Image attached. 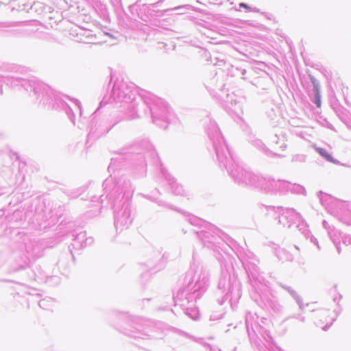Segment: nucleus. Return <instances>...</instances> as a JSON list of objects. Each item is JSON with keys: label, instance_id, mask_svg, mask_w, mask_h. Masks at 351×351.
I'll return each instance as SVG.
<instances>
[{"label": "nucleus", "instance_id": "f257e3e1", "mask_svg": "<svg viewBox=\"0 0 351 351\" xmlns=\"http://www.w3.org/2000/svg\"><path fill=\"white\" fill-rule=\"evenodd\" d=\"M315 150L324 158H326V160L328 162H332V163H337V161L334 159L328 152L321 147H315Z\"/></svg>", "mask_w": 351, "mask_h": 351}, {"label": "nucleus", "instance_id": "f03ea898", "mask_svg": "<svg viewBox=\"0 0 351 351\" xmlns=\"http://www.w3.org/2000/svg\"><path fill=\"white\" fill-rule=\"evenodd\" d=\"M315 104L318 108H320L321 106V101H320V97L319 95V93L317 90L315 94Z\"/></svg>", "mask_w": 351, "mask_h": 351}, {"label": "nucleus", "instance_id": "7ed1b4c3", "mask_svg": "<svg viewBox=\"0 0 351 351\" xmlns=\"http://www.w3.org/2000/svg\"><path fill=\"white\" fill-rule=\"evenodd\" d=\"M239 7L240 8H244L247 9V10H251L250 7L249 5H247L245 3H239Z\"/></svg>", "mask_w": 351, "mask_h": 351}]
</instances>
